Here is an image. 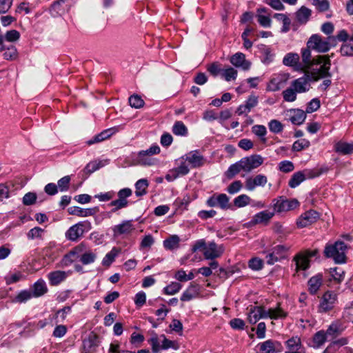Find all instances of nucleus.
I'll return each mask as SVG.
<instances>
[{
  "label": "nucleus",
  "instance_id": "nucleus-1",
  "mask_svg": "<svg viewBox=\"0 0 353 353\" xmlns=\"http://www.w3.org/2000/svg\"><path fill=\"white\" fill-rule=\"evenodd\" d=\"M264 159L259 154L243 157L229 167L225 172V176L228 179H232L241 171L249 173L261 165Z\"/></svg>",
  "mask_w": 353,
  "mask_h": 353
},
{
  "label": "nucleus",
  "instance_id": "nucleus-2",
  "mask_svg": "<svg viewBox=\"0 0 353 353\" xmlns=\"http://www.w3.org/2000/svg\"><path fill=\"white\" fill-rule=\"evenodd\" d=\"M278 303L275 308H270L265 310L262 306H251L248 314V320L250 324H255L261 319L270 318L271 319H285L288 312L281 307Z\"/></svg>",
  "mask_w": 353,
  "mask_h": 353
},
{
  "label": "nucleus",
  "instance_id": "nucleus-3",
  "mask_svg": "<svg viewBox=\"0 0 353 353\" xmlns=\"http://www.w3.org/2000/svg\"><path fill=\"white\" fill-rule=\"evenodd\" d=\"M331 61L327 55H319L313 60V66L309 70H311L310 76L313 81H317L321 79L330 78L332 74L330 72Z\"/></svg>",
  "mask_w": 353,
  "mask_h": 353
},
{
  "label": "nucleus",
  "instance_id": "nucleus-4",
  "mask_svg": "<svg viewBox=\"0 0 353 353\" xmlns=\"http://www.w3.org/2000/svg\"><path fill=\"white\" fill-rule=\"evenodd\" d=\"M346 245L343 241H336L334 244L325 246L324 254L327 258H332L336 263L345 262Z\"/></svg>",
  "mask_w": 353,
  "mask_h": 353
},
{
  "label": "nucleus",
  "instance_id": "nucleus-5",
  "mask_svg": "<svg viewBox=\"0 0 353 353\" xmlns=\"http://www.w3.org/2000/svg\"><path fill=\"white\" fill-rule=\"evenodd\" d=\"M318 253L317 249L305 250L297 253L293 259L296 265V272L307 270L310 266V259L316 256Z\"/></svg>",
  "mask_w": 353,
  "mask_h": 353
},
{
  "label": "nucleus",
  "instance_id": "nucleus-6",
  "mask_svg": "<svg viewBox=\"0 0 353 353\" xmlns=\"http://www.w3.org/2000/svg\"><path fill=\"white\" fill-rule=\"evenodd\" d=\"M331 41H334V38L329 37L326 39H323L319 34H313L308 40L307 46L308 48H312L319 52H326L331 48Z\"/></svg>",
  "mask_w": 353,
  "mask_h": 353
},
{
  "label": "nucleus",
  "instance_id": "nucleus-7",
  "mask_svg": "<svg viewBox=\"0 0 353 353\" xmlns=\"http://www.w3.org/2000/svg\"><path fill=\"white\" fill-rule=\"evenodd\" d=\"M338 302L337 294L333 291H327L321 296L318 305L319 313H327L332 310Z\"/></svg>",
  "mask_w": 353,
  "mask_h": 353
},
{
  "label": "nucleus",
  "instance_id": "nucleus-8",
  "mask_svg": "<svg viewBox=\"0 0 353 353\" xmlns=\"http://www.w3.org/2000/svg\"><path fill=\"white\" fill-rule=\"evenodd\" d=\"M91 228L90 223L88 221H81L71 226L65 232V238L72 241H77L79 237L83 236L84 232Z\"/></svg>",
  "mask_w": 353,
  "mask_h": 353
},
{
  "label": "nucleus",
  "instance_id": "nucleus-9",
  "mask_svg": "<svg viewBox=\"0 0 353 353\" xmlns=\"http://www.w3.org/2000/svg\"><path fill=\"white\" fill-rule=\"evenodd\" d=\"M132 194V191L130 188H125L120 190L118 193V199L112 201L108 205L112 207L111 212H116L118 210L125 208L128 205V201L127 199L130 197Z\"/></svg>",
  "mask_w": 353,
  "mask_h": 353
},
{
  "label": "nucleus",
  "instance_id": "nucleus-10",
  "mask_svg": "<svg viewBox=\"0 0 353 353\" xmlns=\"http://www.w3.org/2000/svg\"><path fill=\"white\" fill-rule=\"evenodd\" d=\"M113 236H128L135 230L132 220H125L112 228Z\"/></svg>",
  "mask_w": 353,
  "mask_h": 353
},
{
  "label": "nucleus",
  "instance_id": "nucleus-11",
  "mask_svg": "<svg viewBox=\"0 0 353 353\" xmlns=\"http://www.w3.org/2000/svg\"><path fill=\"white\" fill-rule=\"evenodd\" d=\"M274 210L276 212H283L295 209L299 206L296 199H285L281 196L272 201Z\"/></svg>",
  "mask_w": 353,
  "mask_h": 353
},
{
  "label": "nucleus",
  "instance_id": "nucleus-12",
  "mask_svg": "<svg viewBox=\"0 0 353 353\" xmlns=\"http://www.w3.org/2000/svg\"><path fill=\"white\" fill-rule=\"evenodd\" d=\"M318 176L315 172L311 170L305 169L294 173L288 182V185L291 188H295L299 186L306 179H312Z\"/></svg>",
  "mask_w": 353,
  "mask_h": 353
},
{
  "label": "nucleus",
  "instance_id": "nucleus-13",
  "mask_svg": "<svg viewBox=\"0 0 353 353\" xmlns=\"http://www.w3.org/2000/svg\"><path fill=\"white\" fill-rule=\"evenodd\" d=\"M48 292V288L46 282L42 280H38L32 285L31 291L23 290V301L31 299L32 297H39Z\"/></svg>",
  "mask_w": 353,
  "mask_h": 353
},
{
  "label": "nucleus",
  "instance_id": "nucleus-14",
  "mask_svg": "<svg viewBox=\"0 0 353 353\" xmlns=\"http://www.w3.org/2000/svg\"><path fill=\"white\" fill-rule=\"evenodd\" d=\"M289 79V74L285 73L277 74L271 78L267 85V90L276 92L284 88Z\"/></svg>",
  "mask_w": 353,
  "mask_h": 353
},
{
  "label": "nucleus",
  "instance_id": "nucleus-15",
  "mask_svg": "<svg viewBox=\"0 0 353 353\" xmlns=\"http://www.w3.org/2000/svg\"><path fill=\"white\" fill-rule=\"evenodd\" d=\"M210 207H219L223 210L230 208L229 197L225 194H214L207 200Z\"/></svg>",
  "mask_w": 353,
  "mask_h": 353
},
{
  "label": "nucleus",
  "instance_id": "nucleus-16",
  "mask_svg": "<svg viewBox=\"0 0 353 353\" xmlns=\"http://www.w3.org/2000/svg\"><path fill=\"white\" fill-rule=\"evenodd\" d=\"M347 343V339L341 338L331 343L323 351V353H350V349L344 347Z\"/></svg>",
  "mask_w": 353,
  "mask_h": 353
},
{
  "label": "nucleus",
  "instance_id": "nucleus-17",
  "mask_svg": "<svg viewBox=\"0 0 353 353\" xmlns=\"http://www.w3.org/2000/svg\"><path fill=\"white\" fill-rule=\"evenodd\" d=\"M188 161L192 168H199L204 165L205 159L199 150H193L181 157Z\"/></svg>",
  "mask_w": 353,
  "mask_h": 353
},
{
  "label": "nucleus",
  "instance_id": "nucleus-18",
  "mask_svg": "<svg viewBox=\"0 0 353 353\" xmlns=\"http://www.w3.org/2000/svg\"><path fill=\"white\" fill-rule=\"evenodd\" d=\"M268 182V178L264 174H257L253 176H248L245 181V189L248 191H253L258 186L263 187Z\"/></svg>",
  "mask_w": 353,
  "mask_h": 353
},
{
  "label": "nucleus",
  "instance_id": "nucleus-19",
  "mask_svg": "<svg viewBox=\"0 0 353 353\" xmlns=\"http://www.w3.org/2000/svg\"><path fill=\"white\" fill-rule=\"evenodd\" d=\"M297 93H304L310 89V77L305 74L292 81L290 85Z\"/></svg>",
  "mask_w": 353,
  "mask_h": 353
},
{
  "label": "nucleus",
  "instance_id": "nucleus-20",
  "mask_svg": "<svg viewBox=\"0 0 353 353\" xmlns=\"http://www.w3.org/2000/svg\"><path fill=\"white\" fill-rule=\"evenodd\" d=\"M223 253V249L218 245L215 242H210L203 252V256L205 259L213 260L220 257Z\"/></svg>",
  "mask_w": 353,
  "mask_h": 353
},
{
  "label": "nucleus",
  "instance_id": "nucleus-21",
  "mask_svg": "<svg viewBox=\"0 0 353 353\" xmlns=\"http://www.w3.org/2000/svg\"><path fill=\"white\" fill-rule=\"evenodd\" d=\"M319 218V214L315 210H309L303 213L296 221L299 228H305L316 222Z\"/></svg>",
  "mask_w": 353,
  "mask_h": 353
},
{
  "label": "nucleus",
  "instance_id": "nucleus-22",
  "mask_svg": "<svg viewBox=\"0 0 353 353\" xmlns=\"http://www.w3.org/2000/svg\"><path fill=\"white\" fill-rule=\"evenodd\" d=\"M99 346V340L97 335L90 334L88 338L83 341L81 353H94Z\"/></svg>",
  "mask_w": 353,
  "mask_h": 353
},
{
  "label": "nucleus",
  "instance_id": "nucleus-23",
  "mask_svg": "<svg viewBox=\"0 0 353 353\" xmlns=\"http://www.w3.org/2000/svg\"><path fill=\"white\" fill-rule=\"evenodd\" d=\"M323 279L321 274H317L312 276L307 281L308 292L310 294L314 295L323 285Z\"/></svg>",
  "mask_w": 353,
  "mask_h": 353
},
{
  "label": "nucleus",
  "instance_id": "nucleus-24",
  "mask_svg": "<svg viewBox=\"0 0 353 353\" xmlns=\"http://www.w3.org/2000/svg\"><path fill=\"white\" fill-rule=\"evenodd\" d=\"M200 293L199 285L192 282L188 288L183 292L181 296V301H190L196 298Z\"/></svg>",
  "mask_w": 353,
  "mask_h": 353
},
{
  "label": "nucleus",
  "instance_id": "nucleus-25",
  "mask_svg": "<svg viewBox=\"0 0 353 353\" xmlns=\"http://www.w3.org/2000/svg\"><path fill=\"white\" fill-rule=\"evenodd\" d=\"M98 208L83 209L78 206L70 207L68 212L70 214L79 217H87L94 215L98 212Z\"/></svg>",
  "mask_w": 353,
  "mask_h": 353
},
{
  "label": "nucleus",
  "instance_id": "nucleus-26",
  "mask_svg": "<svg viewBox=\"0 0 353 353\" xmlns=\"http://www.w3.org/2000/svg\"><path fill=\"white\" fill-rule=\"evenodd\" d=\"M230 63L236 67L242 68L244 70H249L251 65L250 62L245 59V54L241 52H237L232 56Z\"/></svg>",
  "mask_w": 353,
  "mask_h": 353
},
{
  "label": "nucleus",
  "instance_id": "nucleus-27",
  "mask_svg": "<svg viewBox=\"0 0 353 353\" xmlns=\"http://www.w3.org/2000/svg\"><path fill=\"white\" fill-rule=\"evenodd\" d=\"M299 55L296 53H288L283 59V63L287 66L294 67L296 70H302L303 66L299 62Z\"/></svg>",
  "mask_w": 353,
  "mask_h": 353
},
{
  "label": "nucleus",
  "instance_id": "nucleus-28",
  "mask_svg": "<svg viewBox=\"0 0 353 353\" xmlns=\"http://www.w3.org/2000/svg\"><path fill=\"white\" fill-rule=\"evenodd\" d=\"M343 330L342 323L340 321H335L329 325L325 333L328 341H330L338 336Z\"/></svg>",
  "mask_w": 353,
  "mask_h": 353
},
{
  "label": "nucleus",
  "instance_id": "nucleus-29",
  "mask_svg": "<svg viewBox=\"0 0 353 353\" xmlns=\"http://www.w3.org/2000/svg\"><path fill=\"white\" fill-rule=\"evenodd\" d=\"M259 350L262 353H276L280 350L281 344L277 341L267 340L259 343Z\"/></svg>",
  "mask_w": 353,
  "mask_h": 353
},
{
  "label": "nucleus",
  "instance_id": "nucleus-30",
  "mask_svg": "<svg viewBox=\"0 0 353 353\" xmlns=\"http://www.w3.org/2000/svg\"><path fill=\"white\" fill-rule=\"evenodd\" d=\"M68 276L64 271L57 270L51 272L48 274V279L51 285H57L63 281Z\"/></svg>",
  "mask_w": 353,
  "mask_h": 353
},
{
  "label": "nucleus",
  "instance_id": "nucleus-31",
  "mask_svg": "<svg viewBox=\"0 0 353 353\" xmlns=\"http://www.w3.org/2000/svg\"><path fill=\"white\" fill-rule=\"evenodd\" d=\"M133 161L134 164L141 165H152L154 164V159L142 151H140L133 159Z\"/></svg>",
  "mask_w": 353,
  "mask_h": 353
},
{
  "label": "nucleus",
  "instance_id": "nucleus-32",
  "mask_svg": "<svg viewBox=\"0 0 353 353\" xmlns=\"http://www.w3.org/2000/svg\"><path fill=\"white\" fill-rule=\"evenodd\" d=\"M274 231L277 234V240L280 242L285 241L288 236L292 232L290 228H284L279 223H274Z\"/></svg>",
  "mask_w": 353,
  "mask_h": 353
},
{
  "label": "nucleus",
  "instance_id": "nucleus-33",
  "mask_svg": "<svg viewBox=\"0 0 353 353\" xmlns=\"http://www.w3.org/2000/svg\"><path fill=\"white\" fill-rule=\"evenodd\" d=\"M274 212H268L266 210L261 211L256 214L252 219L251 222L253 224H259L263 223H268L274 216Z\"/></svg>",
  "mask_w": 353,
  "mask_h": 353
},
{
  "label": "nucleus",
  "instance_id": "nucleus-34",
  "mask_svg": "<svg viewBox=\"0 0 353 353\" xmlns=\"http://www.w3.org/2000/svg\"><path fill=\"white\" fill-rule=\"evenodd\" d=\"M285 345L288 349L286 352H296L302 350V343L300 337L292 336L285 341Z\"/></svg>",
  "mask_w": 353,
  "mask_h": 353
},
{
  "label": "nucleus",
  "instance_id": "nucleus-35",
  "mask_svg": "<svg viewBox=\"0 0 353 353\" xmlns=\"http://www.w3.org/2000/svg\"><path fill=\"white\" fill-rule=\"evenodd\" d=\"M334 150L342 154H350L353 153V143L339 141L334 144Z\"/></svg>",
  "mask_w": 353,
  "mask_h": 353
},
{
  "label": "nucleus",
  "instance_id": "nucleus-36",
  "mask_svg": "<svg viewBox=\"0 0 353 353\" xmlns=\"http://www.w3.org/2000/svg\"><path fill=\"white\" fill-rule=\"evenodd\" d=\"M315 59H311V52L310 48H305L302 50V66L303 71H307L310 68L313 66V60Z\"/></svg>",
  "mask_w": 353,
  "mask_h": 353
},
{
  "label": "nucleus",
  "instance_id": "nucleus-37",
  "mask_svg": "<svg viewBox=\"0 0 353 353\" xmlns=\"http://www.w3.org/2000/svg\"><path fill=\"white\" fill-rule=\"evenodd\" d=\"M327 341H328L325 330H321L316 332L312 337V347L314 348L321 347Z\"/></svg>",
  "mask_w": 353,
  "mask_h": 353
},
{
  "label": "nucleus",
  "instance_id": "nucleus-38",
  "mask_svg": "<svg viewBox=\"0 0 353 353\" xmlns=\"http://www.w3.org/2000/svg\"><path fill=\"white\" fill-rule=\"evenodd\" d=\"M292 113V114L290 116V120L293 124L301 125L305 121L306 119V114L305 112L302 110H293Z\"/></svg>",
  "mask_w": 353,
  "mask_h": 353
},
{
  "label": "nucleus",
  "instance_id": "nucleus-39",
  "mask_svg": "<svg viewBox=\"0 0 353 353\" xmlns=\"http://www.w3.org/2000/svg\"><path fill=\"white\" fill-rule=\"evenodd\" d=\"M121 252V248L114 247L110 250V252L105 254V256L103 259L102 265L106 267H109Z\"/></svg>",
  "mask_w": 353,
  "mask_h": 353
},
{
  "label": "nucleus",
  "instance_id": "nucleus-40",
  "mask_svg": "<svg viewBox=\"0 0 353 353\" xmlns=\"http://www.w3.org/2000/svg\"><path fill=\"white\" fill-rule=\"evenodd\" d=\"M113 134L112 129H107L101 132V133L95 135L93 138L87 141L88 145H92L101 142L108 138L110 137Z\"/></svg>",
  "mask_w": 353,
  "mask_h": 353
},
{
  "label": "nucleus",
  "instance_id": "nucleus-41",
  "mask_svg": "<svg viewBox=\"0 0 353 353\" xmlns=\"http://www.w3.org/2000/svg\"><path fill=\"white\" fill-rule=\"evenodd\" d=\"M180 239L177 235H172L163 241V246L166 250H172L179 247Z\"/></svg>",
  "mask_w": 353,
  "mask_h": 353
},
{
  "label": "nucleus",
  "instance_id": "nucleus-42",
  "mask_svg": "<svg viewBox=\"0 0 353 353\" xmlns=\"http://www.w3.org/2000/svg\"><path fill=\"white\" fill-rule=\"evenodd\" d=\"M149 185L148 181L145 179L138 180L135 183V194L137 196H141L147 193V188Z\"/></svg>",
  "mask_w": 353,
  "mask_h": 353
},
{
  "label": "nucleus",
  "instance_id": "nucleus-43",
  "mask_svg": "<svg viewBox=\"0 0 353 353\" xmlns=\"http://www.w3.org/2000/svg\"><path fill=\"white\" fill-rule=\"evenodd\" d=\"M342 319L345 322L353 323V301L347 303L344 307Z\"/></svg>",
  "mask_w": 353,
  "mask_h": 353
},
{
  "label": "nucleus",
  "instance_id": "nucleus-44",
  "mask_svg": "<svg viewBox=\"0 0 353 353\" xmlns=\"http://www.w3.org/2000/svg\"><path fill=\"white\" fill-rule=\"evenodd\" d=\"M291 246L286 245H278L272 248L273 252L280 259H284L287 257L288 252L290 250Z\"/></svg>",
  "mask_w": 353,
  "mask_h": 353
},
{
  "label": "nucleus",
  "instance_id": "nucleus-45",
  "mask_svg": "<svg viewBox=\"0 0 353 353\" xmlns=\"http://www.w3.org/2000/svg\"><path fill=\"white\" fill-rule=\"evenodd\" d=\"M311 15V10L306 7H301L296 13V19L300 23H305Z\"/></svg>",
  "mask_w": 353,
  "mask_h": 353
},
{
  "label": "nucleus",
  "instance_id": "nucleus-46",
  "mask_svg": "<svg viewBox=\"0 0 353 353\" xmlns=\"http://www.w3.org/2000/svg\"><path fill=\"white\" fill-rule=\"evenodd\" d=\"M252 132L256 136L260 138L263 143L266 142L265 135L267 134L266 128L263 125H254L252 128Z\"/></svg>",
  "mask_w": 353,
  "mask_h": 353
},
{
  "label": "nucleus",
  "instance_id": "nucleus-47",
  "mask_svg": "<svg viewBox=\"0 0 353 353\" xmlns=\"http://www.w3.org/2000/svg\"><path fill=\"white\" fill-rule=\"evenodd\" d=\"M252 199L247 194H241L234 199V205L237 208H243L251 203Z\"/></svg>",
  "mask_w": 353,
  "mask_h": 353
},
{
  "label": "nucleus",
  "instance_id": "nucleus-48",
  "mask_svg": "<svg viewBox=\"0 0 353 353\" xmlns=\"http://www.w3.org/2000/svg\"><path fill=\"white\" fill-rule=\"evenodd\" d=\"M96 258H97L96 254H94L92 251L89 250V251L84 252L80 256L79 261L83 265H88V264H90V263L94 262Z\"/></svg>",
  "mask_w": 353,
  "mask_h": 353
},
{
  "label": "nucleus",
  "instance_id": "nucleus-49",
  "mask_svg": "<svg viewBox=\"0 0 353 353\" xmlns=\"http://www.w3.org/2000/svg\"><path fill=\"white\" fill-rule=\"evenodd\" d=\"M182 285L177 282H172L163 288V293L167 295H174L179 292Z\"/></svg>",
  "mask_w": 353,
  "mask_h": 353
},
{
  "label": "nucleus",
  "instance_id": "nucleus-50",
  "mask_svg": "<svg viewBox=\"0 0 353 353\" xmlns=\"http://www.w3.org/2000/svg\"><path fill=\"white\" fill-rule=\"evenodd\" d=\"M341 53L343 56H353V35L347 43L342 45Z\"/></svg>",
  "mask_w": 353,
  "mask_h": 353
},
{
  "label": "nucleus",
  "instance_id": "nucleus-51",
  "mask_svg": "<svg viewBox=\"0 0 353 353\" xmlns=\"http://www.w3.org/2000/svg\"><path fill=\"white\" fill-rule=\"evenodd\" d=\"M172 132L179 136H185L188 134V129L182 121H176L173 125Z\"/></svg>",
  "mask_w": 353,
  "mask_h": 353
},
{
  "label": "nucleus",
  "instance_id": "nucleus-52",
  "mask_svg": "<svg viewBox=\"0 0 353 353\" xmlns=\"http://www.w3.org/2000/svg\"><path fill=\"white\" fill-rule=\"evenodd\" d=\"M330 273L332 279L338 283L344 279L345 272L340 268H330Z\"/></svg>",
  "mask_w": 353,
  "mask_h": 353
},
{
  "label": "nucleus",
  "instance_id": "nucleus-53",
  "mask_svg": "<svg viewBox=\"0 0 353 353\" xmlns=\"http://www.w3.org/2000/svg\"><path fill=\"white\" fill-rule=\"evenodd\" d=\"M297 92L291 86L283 92L284 101L287 102H293L296 99Z\"/></svg>",
  "mask_w": 353,
  "mask_h": 353
},
{
  "label": "nucleus",
  "instance_id": "nucleus-54",
  "mask_svg": "<svg viewBox=\"0 0 353 353\" xmlns=\"http://www.w3.org/2000/svg\"><path fill=\"white\" fill-rule=\"evenodd\" d=\"M268 127L270 130L274 134H279L283 130V124L276 119L271 120L268 123Z\"/></svg>",
  "mask_w": 353,
  "mask_h": 353
},
{
  "label": "nucleus",
  "instance_id": "nucleus-55",
  "mask_svg": "<svg viewBox=\"0 0 353 353\" xmlns=\"http://www.w3.org/2000/svg\"><path fill=\"white\" fill-rule=\"evenodd\" d=\"M221 75L225 81H230L236 79L237 71L233 68H228L222 70Z\"/></svg>",
  "mask_w": 353,
  "mask_h": 353
},
{
  "label": "nucleus",
  "instance_id": "nucleus-56",
  "mask_svg": "<svg viewBox=\"0 0 353 353\" xmlns=\"http://www.w3.org/2000/svg\"><path fill=\"white\" fill-rule=\"evenodd\" d=\"M65 0H59L52 3L50 7V12L52 16L56 17L61 15L63 9L61 8V4L65 2Z\"/></svg>",
  "mask_w": 353,
  "mask_h": 353
},
{
  "label": "nucleus",
  "instance_id": "nucleus-57",
  "mask_svg": "<svg viewBox=\"0 0 353 353\" xmlns=\"http://www.w3.org/2000/svg\"><path fill=\"white\" fill-rule=\"evenodd\" d=\"M21 34L19 31L15 30H11L9 31H7L6 34L3 36L4 41H8V42H14L20 39Z\"/></svg>",
  "mask_w": 353,
  "mask_h": 353
},
{
  "label": "nucleus",
  "instance_id": "nucleus-58",
  "mask_svg": "<svg viewBox=\"0 0 353 353\" xmlns=\"http://www.w3.org/2000/svg\"><path fill=\"white\" fill-rule=\"evenodd\" d=\"M129 103L132 108H140L143 106L144 101L141 97L134 94L129 98Z\"/></svg>",
  "mask_w": 353,
  "mask_h": 353
},
{
  "label": "nucleus",
  "instance_id": "nucleus-59",
  "mask_svg": "<svg viewBox=\"0 0 353 353\" xmlns=\"http://www.w3.org/2000/svg\"><path fill=\"white\" fill-rule=\"evenodd\" d=\"M310 146V141L306 139H301L296 141L292 145V150L299 152Z\"/></svg>",
  "mask_w": 353,
  "mask_h": 353
},
{
  "label": "nucleus",
  "instance_id": "nucleus-60",
  "mask_svg": "<svg viewBox=\"0 0 353 353\" xmlns=\"http://www.w3.org/2000/svg\"><path fill=\"white\" fill-rule=\"evenodd\" d=\"M2 51H5L3 53V57L6 59H14L17 57V50L14 46L10 45V46H6V49Z\"/></svg>",
  "mask_w": 353,
  "mask_h": 353
},
{
  "label": "nucleus",
  "instance_id": "nucleus-61",
  "mask_svg": "<svg viewBox=\"0 0 353 353\" xmlns=\"http://www.w3.org/2000/svg\"><path fill=\"white\" fill-rule=\"evenodd\" d=\"M243 188V183L241 181L232 182L227 188V191L230 194H234L239 192Z\"/></svg>",
  "mask_w": 353,
  "mask_h": 353
},
{
  "label": "nucleus",
  "instance_id": "nucleus-62",
  "mask_svg": "<svg viewBox=\"0 0 353 353\" xmlns=\"http://www.w3.org/2000/svg\"><path fill=\"white\" fill-rule=\"evenodd\" d=\"M179 176H185L190 172L188 165L185 160L181 161L180 164L175 168H174Z\"/></svg>",
  "mask_w": 353,
  "mask_h": 353
},
{
  "label": "nucleus",
  "instance_id": "nucleus-63",
  "mask_svg": "<svg viewBox=\"0 0 353 353\" xmlns=\"http://www.w3.org/2000/svg\"><path fill=\"white\" fill-rule=\"evenodd\" d=\"M321 105L320 100L317 98L312 99L307 105L306 112L312 113L316 111Z\"/></svg>",
  "mask_w": 353,
  "mask_h": 353
},
{
  "label": "nucleus",
  "instance_id": "nucleus-64",
  "mask_svg": "<svg viewBox=\"0 0 353 353\" xmlns=\"http://www.w3.org/2000/svg\"><path fill=\"white\" fill-rule=\"evenodd\" d=\"M70 182V176H65L58 181L57 186L61 192L67 191L69 189V184Z\"/></svg>",
  "mask_w": 353,
  "mask_h": 353
}]
</instances>
